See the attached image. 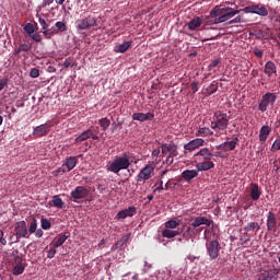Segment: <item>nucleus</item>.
<instances>
[{
	"label": "nucleus",
	"mask_w": 280,
	"mask_h": 280,
	"mask_svg": "<svg viewBox=\"0 0 280 280\" xmlns=\"http://www.w3.org/2000/svg\"><path fill=\"white\" fill-rule=\"evenodd\" d=\"M240 10H235L233 8L224 7H214L209 15L202 18L205 27H209V25H218L220 23H226L230 19H233L236 14H240Z\"/></svg>",
	"instance_id": "nucleus-1"
},
{
	"label": "nucleus",
	"mask_w": 280,
	"mask_h": 280,
	"mask_svg": "<svg viewBox=\"0 0 280 280\" xmlns=\"http://www.w3.org/2000/svg\"><path fill=\"white\" fill-rule=\"evenodd\" d=\"M130 165H132V161H130V153L125 152L121 156H116L113 162H109L106 165V170L113 174H119L121 170H128Z\"/></svg>",
	"instance_id": "nucleus-2"
},
{
	"label": "nucleus",
	"mask_w": 280,
	"mask_h": 280,
	"mask_svg": "<svg viewBox=\"0 0 280 280\" xmlns=\"http://www.w3.org/2000/svg\"><path fill=\"white\" fill-rule=\"evenodd\" d=\"M210 128L217 133L226 130L229 128V116L222 112L214 113Z\"/></svg>",
	"instance_id": "nucleus-3"
},
{
	"label": "nucleus",
	"mask_w": 280,
	"mask_h": 280,
	"mask_svg": "<svg viewBox=\"0 0 280 280\" xmlns=\"http://www.w3.org/2000/svg\"><path fill=\"white\" fill-rule=\"evenodd\" d=\"M78 32H84L91 30V27H97V19L93 15H88L84 19L77 20Z\"/></svg>",
	"instance_id": "nucleus-4"
},
{
	"label": "nucleus",
	"mask_w": 280,
	"mask_h": 280,
	"mask_svg": "<svg viewBox=\"0 0 280 280\" xmlns=\"http://www.w3.org/2000/svg\"><path fill=\"white\" fill-rule=\"evenodd\" d=\"M15 240L14 243L21 242V238L30 240V232L27 231V223L20 221L15 223Z\"/></svg>",
	"instance_id": "nucleus-5"
},
{
	"label": "nucleus",
	"mask_w": 280,
	"mask_h": 280,
	"mask_svg": "<svg viewBox=\"0 0 280 280\" xmlns=\"http://www.w3.org/2000/svg\"><path fill=\"white\" fill-rule=\"evenodd\" d=\"M68 27L67 24L65 22H56L54 26H51V28H49V31H40L42 34H44V38H46L47 40L51 39V37L56 36V34H60V32H67Z\"/></svg>",
	"instance_id": "nucleus-6"
},
{
	"label": "nucleus",
	"mask_w": 280,
	"mask_h": 280,
	"mask_svg": "<svg viewBox=\"0 0 280 280\" xmlns=\"http://www.w3.org/2000/svg\"><path fill=\"white\" fill-rule=\"evenodd\" d=\"M276 102L277 95L275 93L267 92L261 97V101L258 105V110H260L261 113H266V110H268V106H275Z\"/></svg>",
	"instance_id": "nucleus-7"
},
{
	"label": "nucleus",
	"mask_w": 280,
	"mask_h": 280,
	"mask_svg": "<svg viewBox=\"0 0 280 280\" xmlns=\"http://www.w3.org/2000/svg\"><path fill=\"white\" fill-rule=\"evenodd\" d=\"M245 14H258V16H268V9L260 4L247 5L241 10Z\"/></svg>",
	"instance_id": "nucleus-8"
},
{
	"label": "nucleus",
	"mask_w": 280,
	"mask_h": 280,
	"mask_svg": "<svg viewBox=\"0 0 280 280\" xmlns=\"http://www.w3.org/2000/svg\"><path fill=\"white\" fill-rule=\"evenodd\" d=\"M154 173V166L152 164L145 165L136 177L137 183H145V180H150L152 178V174Z\"/></svg>",
	"instance_id": "nucleus-9"
},
{
	"label": "nucleus",
	"mask_w": 280,
	"mask_h": 280,
	"mask_svg": "<svg viewBox=\"0 0 280 280\" xmlns=\"http://www.w3.org/2000/svg\"><path fill=\"white\" fill-rule=\"evenodd\" d=\"M206 248L210 259H215L217 257H220V250L222 248L220 246V242L211 241L206 244Z\"/></svg>",
	"instance_id": "nucleus-10"
},
{
	"label": "nucleus",
	"mask_w": 280,
	"mask_h": 280,
	"mask_svg": "<svg viewBox=\"0 0 280 280\" xmlns=\"http://www.w3.org/2000/svg\"><path fill=\"white\" fill-rule=\"evenodd\" d=\"M163 156H178V145L176 143H164L161 145Z\"/></svg>",
	"instance_id": "nucleus-11"
},
{
	"label": "nucleus",
	"mask_w": 280,
	"mask_h": 280,
	"mask_svg": "<svg viewBox=\"0 0 280 280\" xmlns=\"http://www.w3.org/2000/svg\"><path fill=\"white\" fill-rule=\"evenodd\" d=\"M71 198H73L74 202L78 200H82L89 196V189L84 186H77L74 190L70 192Z\"/></svg>",
	"instance_id": "nucleus-12"
},
{
	"label": "nucleus",
	"mask_w": 280,
	"mask_h": 280,
	"mask_svg": "<svg viewBox=\"0 0 280 280\" xmlns=\"http://www.w3.org/2000/svg\"><path fill=\"white\" fill-rule=\"evenodd\" d=\"M51 130V125L45 122L43 125H39L33 129V137L40 138V137H47Z\"/></svg>",
	"instance_id": "nucleus-13"
},
{
	"label": "nucleus",
	"mask_w": 280,
	"mask_h": 280,
	"mask_svg": "<svg viewBox=\"0 0 280 280\" xmlns=\"http://www.w3.org/2000/svg\"><path fill=\"white\" fill-rule=\"evenodd\" d=\"M237 143H240V138L235 137L231 141H225L217 147V150H221L222 152H231L237 148Z\"/></svg>",
	"instance_id": "nucleus-14"
},
{
	"label": "nucleus",
	"mask_w": 280,
	"mask_h": 280,
	"mask_svg": "<svg viewBox=\"0 0 280 280\" xmlns=\"http://www.w3.org/2000/svg\"><path fill=\"white\" fill-rule=\"evenodd\" d=\"M13 264H15L12 269V275L14 277H19L20 275H23V272H25L26 265L23 261V257H16L15 259H13Z\"/></svg>",
	"instance_id": "nucleus-15"
},
{
	"label": "nucleus",
	"mask_w": 280,
	"mask_h": 280,
	"mask_svg": "<svg viewBox=\"0 0 280 280\" xmlns=\"http://www.w3.org/2000/svg\"><path fill=\"white\" fill-rule=\"evenodd\" d=\"M202 145H205V139L196 138L184 144V150L186 152H195V150H198V148H202Z\"/></svg>",
	"instance_id": "nucleus-16"
},
{
	"label": "nucleus",
	"mask_w": 280,
	"mask_h": 280,
	"mask_svg": "<svg viewBox=\"0 0 280 280\" xmlns=\"http://www.w3.org/2000/svg\"><path fill=\"white\" fill-rule=\"evenodd\" d=\"M280 269L273 268L270 270H262L258 275V280H277V275H279Z\"/></svg>",
	"instance_id": "nucleus-17"
},
{
	"label": "nucleus",
	"mask_w": 280,
	"mask_h": 280,
	"mask_svg": "<svg viewBox=\"0 0 280 280\" xmlns=\"http://www.w3.org/2000/svg\"><path fill=\"white\" fill-rule=\"evenodd\" d=\"M137 214V208L135 206L129 207L128 209L120 210L116 218L118 220H126V218H132V215Z\"/></svg>",
	"instance_id": "nucleus-18"
},
{
	"label": "nucleus",
	"mask_w": 280,
	"mask_h": 280,
	"mask_svg": "<svg viewBox=\"0 0 280 280\" xmlns=\"http://www.w3.org/2000/svg\"><path fill=\"white\" fill-rule=\"evenodd\" d=\"M75 165H78V156H69L62 165V172H71V170L75 168Z\"/></svg>",
	"instance_id": "nucleus-19"
},
{
	"label": "nucleus",
	"mask_w": 280,
	"mask_h": 280,
	"mask_svg": "<svg viewBox=\"0 0 280 280\" xmlns=\"http://www.w3.org/2000/svg\"><path fill=\"white\" fill-rule=\"evenodd\" d=\"M213 167H215V163L211 162V160H206L205 162L196 164L198 172H209V170H213Z\"/></svg>",
	"instance_id": "nucleus-20"
},
{
	"label": "nucleus",
	"mask_w": 280,
	"mask_h": 280,
	"mask_svg": "<svg viewBox=\"0 0 280 280\" xmlns=\"http://www.w3.org/2000/svg\"><path fill=\"white\" fill-rule=\"evenodd\" d=\"M132 119L135 121H152V119H154V114H152V113H148V114L135 113V114H132Z\"/></svg>",
	"instance_id": "nucleus-21"
},
{
	"label": "nucleus",
	"mask_w": 280,
	"mask_h": 280,
	"mask_svg": "<svg viewBox=\"0 0 280 280\" xmlns=\"http://www.w3.org/2000/svg\"><path fill=\"white\" fill-rule=\"evenodd\" d=\"M267 230L277 231V217L272 211H269L267 215Z\"/></svg>",
	"instance_id": "nucleus-22"
},
{
	"label": "nucleus",
	"mask_w": 280,
	"mask_h": 280,
	"mask_svg": "<svg viewBox=\"0 0 280 280\" xmlns=\"http://www.w3.org/2000/svg\"><path fill=\"white\" fill-rule=\"evenodd\" d=\"M182 178L186 182V183H191V180H194V178H198V170H186L182 173Z\"/></svg>",
	"instance_id": "nucleus-23"
},
{
	"label": "nucleus",
	"mask_w": 280,
	"mask_h": 280,
	"mask_svg": "<svg viewBox=\"0 0 280 280\" xmlns=\"http://www.w3.org/2000/svg\"><path fill=\"white\" fill-rule=\"evenodd\" d=\"M211 226V220L205 218V217H197L192 222H191V226H194V229H198L199 226Z\"/></svg>",
	"instance_id": "nucleus-24"
},
{
	"label": "nucleus",
	"mask_w": 280,
	"mask_h": 280,
	"mask_svg": "<svg viewBox=\"0 0 280 280\" xmlns=\"http://www.w3.org/2000/svg\"><path fill=\"white\" fill-rule=\"evenodd\" d=\"M250 198L254 202H257L259 198H261V190L259 189V185L252 183L250 184Z\"/></svg>",
	"instance_id": "nucleus-25"
},
{
	"label": "nucleus",
	"mask_w": 280,
	"mask_h": 280,
	"mask_svg": "<svg viewBox=\"0 0 280 280\" xmlns=\"http://www.w3.org/2000/svg\"><path fill=\"white\" fill-rule=\"evenodd\" d=\"M272 132V128L270 126L264 125L259 130V141L261 143H266L268 136Z\"/></svg>",
	"instance_id": "nucleus-26"
},
{
	"label": "nucleus",
	"mask_w": 280,
	"mask_h": 280,
	"mask_svg": "<svg viewBox=\"0 0 280 280\" xmlns=\"http://www.w3.org/2000/svg\"><path fill=\"white\" fill-rule=\"evenodd\" d=\"M203 20L200 16H197L192 20L189 21V23L187 24L188 30H190V32H195V30H198V27H200V25H202Z\"/></svg>",
	"instance_id": "nucleus-27"
},
{
	"label": "nucleus",
	"mask_w": 280,
	"mask_h": 280,
	"mask_svg": "<svg viewBox=\"0 0 280 280\" xmlns=\"http://www.w3.org/2000/svg\"><path fill=\"white\" fill-rule=\"evenodd\" d=\"M264 72L266 75H268V78H272V74L277 73V65H275L272 61H267Z\"/></svg>",
	"instance_id": "nucleus-28"
},
{
	"label": "nucleus",
	"mask_w": 280,
	"mask_h": 280,
	"mask_svg": "<svg viewBox=\"0 0 280 280\" xmlns=\"http://www.w3.org/2000/svg\"><path fill=\"white\" fill-rule=\"evenodd\" d=\"M195 156H202L203 161H211V159H213V153L209 151V149L203 148L198 151Z\"/></svg>",
	"instance_id": "nucleus-29"
},
{
	"label": "nucleus",
	"mask_w": 280,
	"mask_h": 280,
	"mask_svg": "<svg viewBox=\"0 0 280 280\" xmlns=\"http://www.w3.org/2000/svg\"><path fill=\"white\" fill-rule=\"evenodd\" d=\"M176 235H180V231L170 230L167 228L162 231V237H165L166 240H172L176 237Z\"/></svg>",
	"instance_id": "nucleus-30"
},
{
	"label": "nucleus",
	"mask_w": 280,
	"mask_h": 280,
	"mask_svg": "<svg viewBox=\"0 0 280 280\" xmlns=\"http://www.w3.org/2000/svg\"><path fill=\"white\" fill-rule=\"evenodd\" d=\"M92 136H93V130L88 129L83 131L79 137L75 138V142L82 143V141H86L88 139H91Z\"/></svg>",
	"instance_id": "nucleus-31"
},
{
	"label": "nucleus",
	"mask_w": 280,
	"mask_h": 280,
	"mask_svg": "<svg viewBox=\"0 0 280 280\" xmlns=\"http://www.w3.org/2000/svg\"><path fill=\"white\" fill-rule=\"evenodd\" d=\"M197 137H211L213 136V131L208 127H200L196 133Z\"/></svg>",
	"instance_id": "nucleus-32"
},
{
	"label": "nucleus",
	"mask_w": 280,
	"mask_h": 280,
	"mask_svg": "<svg viewBox=\"0 0 280 280\" xmlns=\"http://www.w3.org/2000/svg\"><path fill=\"white\" fill-rule=\"evenodd\" d=\"M180 224V220L178 219H172L164 223L165 229H178V225Z\"/></svg>",
	"instance_id": "nucleus-33"
},
{
	"label": "nucleus",
	"mask_w": 280,
	"mask_h": 280,
	"mask_svg": "<svg viewBox=\"0 0 280 280\" xmlns=\"http://www.w3.org/2000/svg\"><path fill=\"white\" fill-rule=\"evenodd\" d=\"M218 91V82L212 81L211 84L205 90V95H213Z\"/></svg>",
	"instance_id": "nucleus-34"
},
{
	"label": "nucleus",
	"mask_w": 280,
	"mask_h": 280,
	"mask_svg": "<svg viewBox=\"0 0 280 280\" xmlns=\"http://www.w3.org/2000/svg\"><path fill=\"white\" fill-rule=\"evenodd\" d=\"M67 240H69V236H67L66 234H59L57 241L54 244L55 248H60V246H62V244H65Z\"/></svg>",
	"instance_id": "nucleus-35"
},
{
	"label": "nucleus",
	"mask_w": 280,
	"mask_h": 280,
	"mask_svg": "<svg viewBox=\"0 0 280 280\" xmlns=\"http://www.w3.org/2000/svg\"><path fill=\"white\" fill-rule=\"evenodd\" d=\"M52 205L54 207H56L57 209H62L65 207V201H62V198H60V196L55 195L52 197Z\"/></svg>",
	"instance_id": "nucleus-36"
},
{
	"label": "nucleus",
	"mask_w": 280,
	"mask_h": 280,
	"mask_svg": "<svg viewBox=\"0 0 280 280\" xmlns=\"http://www.w3.org/2000/svg\"><path fill=\"white\" fill-rule=\"evenodd\" d=\"M132 47V42H125L118 46V50H116L118 54H126L128 49Z\"/></svg>",
	"instance_id": "nucleus-37"
},
{
	"label": "nucleus",
	"mask_w": 280,
	"mask_h": 280,
	"mask_svg": "<svg viewBox=\"0 0 280 280\" xmlns=\"http://www.w3.org/2000/svg\"><path fill=\"white\" fill-rule=\"evenodd\" d=\"M261 229V226L257 223V222H249L247 223V225L244 228V231H246V233L250 232V231H259Z\"/></svg>",
	"instance_id": "nucleus-38"
},
{
	"label": "nucleus",
	"mask_w": 280,
	"mask_h": 280,
	"mask_svg": "<svg viewBox=\"0 0 280 280\" xmlns=\"http://www.w3.org/2000/svg\"><path fill=\"white\" fill-rule=\"evenodd\" d=\"M39 25H42L43 32H49V23H51V20H45L43 18L38 19Z\"/></svg>",
	"instance_id": "nucleus-39"
},
{
	"label": "nucleus",
	"mask_w": 280,
	"mask_h": 280,
	"mask_svg": "<svg viewBox=\"0 0 280 280\" xmlns=\"http://www.w3.org/2000/svg\"><path fill=\"white\" fill-rule=\"evenodd\" d=\"M191 237H194V230L190 226H187L183 232V238L186 240V242H189Z\"/></svg>",
	"instance_id": "nucleus-40"
},
{
	"label": "nucleus",
	"mask_w": 280,
	"mask_h": 280,
	"mask_svg": "<svg viewBox=\"0 0 280 280\" xmlns=\"http://www.w3.org/2000/svg\"><path fill=\"white\" fill-rule=\"evenodd\" d=\"M32 47L27 44H20V46L15 49L14 56H19L21 51H30Z\"/></svg>",
	"instance_id": "nucleus-41"
},
{
	"label": "nucleus",
	"mask_w": 280,
	"mask_h": 280,
	"mask_svg": "<svg viewBox=\"0 0 280 280\" xmlns=\"http://www.w3.org/2000/svg\"><path fill=\"white\" fill-rule=\"evenodd\" d=\"M24 32L26 34H28V36H31L32 34H34L36 32V27L32 23H26L24 25Z\"/></svg>",
	"instance_id": "nucleus-42"
},
{
	"label": "nucleus",
	"mask_w": 280,
	"mask_h": 280,
	"mask_svg": "<svg viewBox=\"0 0 280 280\" xmlns=\"http://www.w3.org/2000/svg\"><path fill=\"white\" fill-rule=\"evenodd\" d=\"M98 124L103 130H108V127L110 126V119L108 118H101L98 120Z\"/></svg>",
	"instance_id": "nucleus-43"
},
{
	"label": "nucleus",
	"mask_w": 280,
	"mask_h": 280,
	"mask_svg": "<svg viewBox=\"0 0 280 280\" xmlns=\"http://www.w3.org/2000/svg\"><path fill=\"white\" fill-rule=\"evenodd\" d=\"M65 69H69V67H78V63L73 60V57H69L63 62Z\"/></svg>",
	"instance_id": "nucleus-44"
},
{
	"label": "nucleus",
	"mask_w": 280,
	"mask_h": 280,
	"mask_svg": "<svg viewBox=\"0 0 280 280\" xmlns=\"http://www.w3.org/2000/svg\"><path fill=\"white\" fill-rule=\"evenodd\" d=\"M40 224L44 231H49L51 229V221H49L48 219L43 218L40 220Z\"/></svg>",
	"instance_id": "nucleus-45"
},
{
	"label": "nucleus",
	"mask_w": 280,
	"mask_h": 280,
	"mask_svg": "<svg viewBox=\"0 0 280 280\" xmlns=\"http://www.w3.org/2000/svg\"><path fill=\"white\" fill-rule=\"evenodd\" d=\"M38 229V222L34 219L28 226V234L32 235Z\"/></svg>",
	"instance_id": "nucleus-46"
},
{
	"label": "nucleus",
	"mask_w": 280,
	"mask_h": 280,
	"mask_svg": "<svg viewBox=\"0 0 280 280\" xmlns=\"http://www.w3.org/2000/svg\"><path fill=\"white\" fill-rule=\"evenodd\" d=\"M240 242L242 246H246V244L250 242V235H248V233H245L243 236L240 237Z\"/></svg>",
	"instance_id": "nucleus-47"
},
{
	"label": "nucleus",
	"mask_w": 280,
	"mask_h": 280,
	"mask_svg": "<svg viewBox=\"0 0 280 280\" xmlns=\"http://www.w3.org/2000/svg\"><path fill=\"white\" fill-rule=\"evenodd\" d=\"M56 248H58V247H56V245L50 247V249L48 250V254H47L48 259H54V257H56V253H57Z\"/></svg>",
	"instance_id": "nucleus-48"
},
{
	"label": "nucleus",
	"mask_w": 280,
	"mask_h": 280,
	"mask_svg": "<svg viewBox=\"0 0 280 280\" xmlns=\"http://www.w3.org/2000/svg\"><path fill=\"white\" fill-rule=\"evenodd\" d=\"M35 43H43V37L38 33H34L30 36Z\"/></svg>",
	"instance_id": "nucleus-49"
},
{
	"label": "nucleus",
	"mask_w": 280,
	"mask_h": 280,
	"mask_svg": "<svg viewBox=\"0 0 280 280\" xmlns=\"http://www.w3.org/2000/svg\"><path fill=\"white\" fill-rule=\"evenodd\" d=\"M243 22H244V20L242 19V15H237L235 19L228 22V25H233L235 23H243Z\"/></svg>",
	"instance_id": "nucleus-50"
},
{
	"label": "nucleus",
	"mask_w": 280,
	"mask_h": 280,
	"mask_svg": "<svg viewBox=\"0 0 280 280\" xmlns=\"http://www.w3.org/2000/svg\"><path fill=\"white\" fill-rule=\"evenodd\" d=\"M279 150H280V140H276V141L272 143L271 152H279Z\"/></svg>",
	"instance_id": "nucleus-51"
},
{
	"label": "nucleus",
	"mask_w": 280,
	"mask_h": 280,
	"mask_svg": "<svg viewBox=\"0 0 280 280\" xmlns=\"http://www.w3.org/2000/svg\"><path fill=\"white\" fill-rule=\"evenodd\" d=\"M30 75L31 78H38V75H40V70H38V68H33L31 69Z\"/></svg>",
	"instance_id": "nucleus-52"
},
{
	"label": "nucleus",
	"mask_w": 280,
	"mask_h": 280,
	"mask_svg": "<svg viewBox=\"0 0 280 280\" xmlns=\"http://www.w3.org/2000/svg\"><path fill=\"white\" fill-rule=\"evenodd\" d=\"M220 62H222L221 59H214V60L211 61V63L209 65V69H215V67H218V65H220Z\"/></svg>",
	"instance_id": "nucleus-53"
},
{
	"label": "nucleus",
	"mask_w": 280,
	"mask_h": 280,
	"mask_svg": "<svg viewBox=\"0 0 280 280\" xmlns=\"http://www.w3.org/2000/svg\"><path fill=\"white\" fill-rule=\"evenodd\" d=\"M8 82H9L8 78H3L0 80V91L2 89H5V86H8Z\"/></svg>",
	"instance_id": "nucleus-54"
},
{
	"label": "nucleus",
	"mask_w": 280,
	"mask_h": 280,
	"mask_svg": "<svg viewBox=\"0 0 280 280\" xmlns=\"http://www.w3.org/2000/svg\"><path fill=\"white\" fill-rule=\"evenodd\" d=\"M254 55L256 56V58H264V50L256 48L254 50Z\"/></svg>",
	"instance_id": "nucleus-55"
},
{
	"label": "nucleus",
	"mask_w": 280,
	"mask_h": 280,
	"mask_svg": "<svg viewBox=\"0 0 280 280\" xmlns=\"http://www.w3.org/2000/svg\"><path fill=\"white\" fill-rule=\"evenodd\" d=\"M3 230H0V244H2V246H5L8 244V241L3 237Z\"/></svg>",
	"instance_id": "nucleus-56"
},
{
	"label": "nucleus",
	"mask_w": 280,
	"mask_h": 280,
	"mask_svg": "<svg viewBox=\"0 0 280 280\" xmlns=\"http://www.w3.org/2000/svg\"><path fill=\"white\" fill-rule=\"evenodd\" d=\"M174 158H176V155H167L165 160L166 165H172L174 163Z\"/></svg>",
	"instance_id": "nucleus-57"
},
{
	"label": "nucleus",
	"mask_w": 280,
	"mask_h": 280,
	"mask_svg": "<svg viewBox=\"0 0 280 280\" xmlns=\"http://www.w3.org/2000/svg\"><path fill=\"white\" fill-rule=\"evenodd\" d=\"M190 89L192 91V93H198V82L194 81L191 84H190Z\"/></svg>",
	"instance_id": "nucleus-58"
},
{
	"label": "nucleus",
	"mask_w": 280,
	"mask_h": 280,
	"mask_svg": "<svg viewBox=\"0 0 280 280\" xmlns=\"http://www.w3.org/2000/svg\"><path fill=\"white\" fill-rule=\"evenodd\" d=\"M34 233H35V237H43L44 235V232L42 229L36 230Z\"/></svg>",
	"instance_id": "nucleus-59"
},
{
	"label": "nucleus",
	"mask_w": 280,
	"mask_h": 280,
	"mask_svg": "<svg viewBox=\"0 0 280 280\" xmlns=\"http://www.w3.org/2000/svg\"><path fill=\"white\" fill-rule=\"evenodd\" d=\"M160 154H161V149H160V148L154 149V150L152 151V156H159Z\"/></svg>",
	"instance_id": "nucleus-60"
},
{
	"label": "nucleus",
	"mask_w": 280,
	"mask_h": 280,
	"mask_svg": "<svg viewBox=\"0 0 280 280\" xmlns=\"http://www.w3.org/2000/svg\"><path fill=\"white\" fill-rule=\"evenodd\" d=\"M11 257H14L13 259H16V257H21V256L19 255V249H14V250L12 252V254H11Z\"/></svg>",
	"instance_id": "nucleus-61"
},
{
	"label": "nucleus",
	"mask_w": 280,
	"mask_h": 280,
	"mask_svg": "<svg viewBox=\"0 0 280 280\" xmlns=\"http://www.w3.org/2000/svg\"><path fill=\"white\" fill-rule=\"evenodd\" d=\"M14 240H16V233H12L10 236L11 244H15Z\"/></svg>",
	"instance_id": "nucleus-62"
},
{
	"label": "nucleus",
	"mask_w": 280,
	"mask_h": 280,
	"mask_svg": "<svg viewBox=\"0 0 280 280\" xmlns=\"http://www.w3.org/2000/svg\"><path fill=\"white\" fill-rule=\"evenodd\" d=\"M163 180L160 182V186L156 188L158 191H163Z\"/></svg>",
	"instance_id": "nucleus-63"
},
{
	"label": "nucleus",
	"mask_w": 280,
	"mask_h": 280,
	"mask_svg": "<svg viewBox=\"0 0 280 280\" xmlns=\"http://www.w3.org/2000/svg\"><path fill=\"white\" fill-rule=\"evenodd\" d=\"M91 138L93 139V141H97L100 139V137L97 135H94L93 131Z\"/></svg>",
	"instance_id": "nucleus-64"
}]
</instances>
